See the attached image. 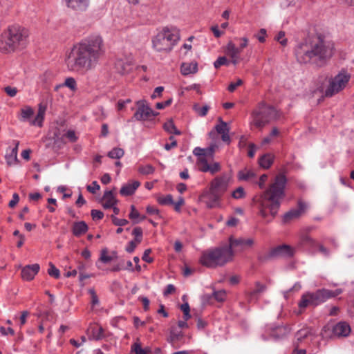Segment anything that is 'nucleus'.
I'll return each mask as SVG.
<instances>
[{
  "instance_id": "nucleus-1",
  "label": "nucleus",
  "mask_w": 354,
  "mask_h": 354,
  "mask_svg": "<svg viewBox=\"0 0 354 354\" xmlns=\"http://www.w3.org/2000/svg\"><path fill=\"white\" fill-rule=\"evenodd\" d=\"M102 38L93 35L75 44L66 58L67 68L73 72H84L91 70L97 64L104 55Z\"/></svg>"
},
{
  "instance_id": "nucleus-2",
  "label": "nucleus",
  "mask_w": 354,
  "mask_h": 354,
  "mask_svg": "<svg viewBox=\"0 0 354 354\" xmlns=\"http://www.w3.org/2000/svg\"><path fill=\"white\" fill-rule=\"evenodd\" d=\"M287 179L283 174L277 175L269 188L263 192L257 201L259 215L267 222L271 221L278 214L284 198Z\"/></svg>"
},
{
  "instance_id": "nucleus-3",
  "label": "nucleus",
  "mask_w": 354,
  "mask_h": 354,
  "mask_svg": "<svg viewBox=\"0 0 354 354\" xmlns=\"http://www.w3.org/2000/svg\"><path fill=\"white\" fill-rule=\"evenodd\" d=\"M333 48V43L317 36L298 44L295 48V55L299 63L307 64L314 59L322 60L330 58Z\"/></svg>"
},
{
  "instance_id": "nucleus-4",
  "label": "nucleus",
  "mask_w": 354,
  "mask_h": 354,
  "mask_svg": "<svg viewBox=\"0 0 354 354\" xmlns=\"http://www.w3.org/2000/svg\"><path fill=\"white\" fill-rule=\"evenodd\" d=\"M234 251L227 245L213 248L203 252L200 263L207 268H215L232 261Z\"/></svg>"
},
{
  "instance_id": "nucleus-5",
  "label": "nucleus",
  "mask_w": 354,
  "mask_h": 354,
  "mask_svg": "<svg viewBox=\"0 0 354 354\" xmlns=\"http://www.w3.org/2000/svg\"><path fill=\"white\" fill-rule=\"evenodd\" d=\"M180 39L178 30L164 28L153 38V48L158 52H170Z\"/></svg>"
},
{
  "instance_id": "nucleus-6",
  "label": "nucleus",
  "mask_w": 354,
  "mask_h": 354,
  "mask_svg": "<svg viewBox=\"0 0 354 354\" xmlns=\"http://www.w3.org/2000/svg\"><path fill=\"white\" fill-rule=\"evenodd\" d=\"M251 123L257 128L262 129L270 122L277 120L279 117L277 111L272 106L260 102L252 111Z\"/></svg>"
},
{
  "instance_id": "nucleus-7",
  "label": "nucleus",
  "mask_w": 354,
  "mask_h": 354,
  "mask_svg": "<svg viewBox=\"0 0 354 354\" xmlns=\"http://www.w3.org/2000/svg\"><path fill=\"white\" fill-rule=\"evenodd\" d=\"M328 300L326 289L317 290L315 292H307L302 295L298 304L300 309L308 306L315 307Z\"/></svg>"
},
{
  "instance_id": "nucleus-8",
  "label": "nucleus",
  "mask_w": 354,
  "mask_h": 354,
  "mask_svg": "<svg viewBox=\"0 0 354 354\" xmlns=\"http://www.w3.org/2000/svg\"><path fill=\"white\" fill-rule=\"evenodd\" d=\"M351 75L346 71H342L331 78L329 85L325 91L326 97H332L344 89L348 83Z\"/></svg>"
},
{
  "instance_id": "nucleus-9",
  "label": "nucleus",
  "mask_w": 354,
  "mask_h": 354,
  "mask_svg": "<svg viewBox=\"0 0 354 354\" xmlns=\"http://www.w3.org/2000/svg\"><path fill=\"white\" fill-rule=\"evenodd\" d=\"M292 248L288 245H281L270 250L266 254L259 255L258 259L262 263L281 257H290L293 256Z\"/></svg>"
},
{
  "instance_id": "nucleus-10",
  "label": "nucleus",
  "mask_w": 354,
  "mask_h": 354,
  "mask_svg": "<svg viewBox=\"0 0 354 354\" xmlns=\"http://www.w3.org/2000/svg\"><path fill=\"white\" fill-rule=\"evenodd\" d=\"M231 180L232 176L230 174L223 173L211 180L209 187L222 196L227 190Z\"/></svg>"
},
{
  "instance_id": "nucleus-11",
  "label": "nucleus",
  "mask_w": 354,
  "mask_h": 354,
  "mask_svg": "<svg viewBox=\"0 0 354 354\" xmlns=\"http://www.w3.org/2000/svg\"><path fill=\"white\" fill-rule=\"evenodd\" d=\"M136 105L138 106V109L133 117L136 120H147L158 114V113L155 112L151 109L145 100L137 101Z\"/></svg>"
},
{
  "instance_id": "nucleus-12",
  "label": "nucleus",
  "mask_w": 354,
  "mask_h": 354,
  "mask_svg": "<svg viewBox=\"0 0 354 354\" xmlns=\"http://www.w3.org/2000/svg\"><path fill=\"white\" fill-rule=\"evenodd\" d=\"M221 196L212 189L210 187L205 190L200 196V200L204 203L208 208H214L219 206Z\"/></svg>"
},
{
  "instance_id": "nucleus-13",
  "label": "nucleus",
  "mask_w": 354,
  "mask_h": 354,
  "mask_svg": "<svg viewBox=\"0 0 354 354\" xmlns=\"http://www.w3.org/2000/svg\"><path fill=\"white\" fill-rule=\"evenodd\" d=\"M8 31L17 48L24 44L28 35L27 30L18 26H12L8 28Z\"/></svg>"
},
{
  "instance_id": "nucleus-14",
  "label": "nucleus",
  "mask_w": 354,
  "mask_h": 354,
  "mask_svg": "<svg viewBox=\"0 0 354 354\" xmlns=\"http://www.w3.org/2000/svg\"><path fill=\"white\" fill-rule=\"evenodd\" d=\"M298 207L295 209H291L290 211L287 212L283 216V222L284 223H288L292 220L299 218L302 214H304L308 207V204L302 200H299Z\"/></svg>"
},
{
  "instance_id": "nucleus-15",
  "label": "nucleus",
  "mask_w": 354,
  "mask_h": 354,
  "mask_svg": "<svg viewBox=\"0 0 354 354\" xmlns=\"http://www.w3.org/2000/svg\"><path fill=\"white\" fill-rule=\"evenodd\" d=\"M196 164L198 169L202 172H209L212 175L219 172L221 170V165L218 162L209 163L207 158H201L197 160Z\"/></svg>"
},
{
  "instance_id": "nucleus-16",
  "label": "nucleus",
  "mask_w": 354,
  "mask_h": 354,
  "mask_svg": "<svg viewBox=\"0 0 354 354\" xmlns=\"http://www.w3.org/2000/svg\"><path fill=\"white\" fill-rule=\"evenodd\" d=\"M253 244L254 240L252 239H235L231 236L229 238V245L227 247L230 248L232 250H233V248H237L238 250L241 251L252 247Z\"/></svg>"
},
{
  "instance_id": "nucleus-17",
  "label": "nucleus",
  "mask_w": 354,
  "mask_h": 354,
  "mask_svg": "<svg viewBox=\"0 0 354 354\" xmlns=\"http://www.w3.org/2000/svg\"><path fill=\"white\" fill-rule=\"evenodd\" d=\"M316 337L315 333L313 329L309 326H304L301 329L297 331L295 335L294 345L299 346L306 339L310 338L314 339Z\"/></svg>"
},
{
  "instance_id": "nucleus-18",
  "label": "nucleus",
  "mask_w": 354,
  "mask_h": 354,
  "mask_svg": "<svg viewBox=\"0 0 354 354\" xmlns=\"http://www.w3.org/2000/svg\"><path fill=\"white\" fill-rule=\"evenodd\" d=\"M351 331V328L348 323L346 322H339L333 326L332 328L333 335L336 337H346Z\"/></svg>"
},
{
  "instance_id": "nucleus-19",
  "label": "nucleus",
  "mask_w": 354,
  "mask_h": 354,
  "mask_svg": "<svg viewBox=\"0 0 354 354\" xmlns=\"http://www.w3.org/2000/svg\"><path fill=\"white\" fill-rule=\"evenodd\" d=\"M17 48L15 41L10 38L8 31L6 32L0 39V50L3 53L13 52Z\"/></svg>"
},
{
  "instance_id": "nucleus-20",
  "label": "nucleus",
  "mask_w": 354,
  "mask_h": 354,
  "mask_svg": "<svg viewBox=\"0 0 354 354\" xmlns=\"http://www.w3.org/2000/svg\"><path fill=\"white\" fill-rule=\"evenodd\" d=\"M39 270V265L37 263L28 265L21 270V277L24 280L30 281Z\"/></svg>"
},
{
  "instance_id": "nucleus-21",
  "label": "nucleus",
  "mask_w": 354,
  "mask_h": 354,
  "mask_svg": "<svg viewBox=\"0 0 354 354\" xmlns=\"http://www.w3.org/2000/svg\"><path fill=\"white\" fill-rule=\"evenodd\" d=\"M241 50L236 47L232 41H229L225 48V53L230 57L232 62L234 65H236L239 62V54Z\"/></svg>"
},
{
  "instance_id": "nucleus-22",
  "label": "nucleus",
  "mask_w": 354,
  "mask_h": 354,
  "mask_svg": "<svg viewBox=\"0 0 354 354\" xmlns=\"http://www.w3.org/2000/svg\"><path fill=\"white\" fill-rule=\"evenodd\" d=\"M101 203L104 209H109L118 203V200L115 198L112 190H106L104 192L101 199Z\"/></svg>"
},
{
  "instance_id": "nucleus-23",
  "label": "nucleus",
  "mask_w": 354,
  "mask_h": 354,
  "mask_svg": "<svg viewBox=\"0 0 354 354\" xmlns=\"http://www.w3.org/2000/svg\"><path fill=\"white\" fill-rule=\"evenodd\" d=\"M216 147L215 145H212L207 148L196 147L193 151V153L198 157L197 160H200L201 158H206L207 156L212 157Z\"/></svg>"
},
{
  "instance_id": "nucleus-24",
  "label": "nucleus",
  "mask_w": 354,
  "mask_h": 354,
  "mask_svg": "<svg viewBox=\"0 0 354 354\" xmlns=\"http://www.w3.org/2000/svg\"><path fill=\"white\" fill-rule=\"evenodd\" d=\"M140 185V182L137 180L133 181L132 183H129L125 184L121 187L120 194L122 196H131L134 194L135 191L138 188Z\"/></svg>"
},
{
  "instance_id": "nucleus-25",
  "label": "nucleus",
  "mask_w": 354,
  "mask_h": 354,
  "mask_svg": "<svg viewBox=\"0 0 354 354\" xmlns=\"http://www.w3.org/2000/svg\"><path fill=\"white\" fill-rule=\"evenodd\" d=\"M67 6L76 10L83 11L88 5V0H65Z\"/></svg>"
},
{
  "instance_id": "nucleus-26",
  "label": "nucleus",
  "mask_w": 354,
  "mask_h": 354,
  "mask_svg": "<svg viewBox=\"0 0 354 354\" xmlns=\"http://www.w3.org/2000/svg\"><path fill=\"white\" fill-rule=\"evenodd\" d=\"M46 110V106L40 103L39 104L37 114L35 118L30 121V124L34 126L41 127L42 122L44 118L45 112Z\"/></svg>"
},
{
  "instance_id": "nucleus-27",
  "label": "nucleus",
  "mask_w": 354,
  "mask_h": 354,
  "mask_svg": "<svg viewBox=\"0 0 354 354\" xmlns=\"http://www.w3.org/2000/svg\"><path fill=\"white\" fill-rule=\"evenodd\" d=\"M88 225L84 221L75 222L73 225V233L75 236H80L88 231Z\"/></svg>"
},
{
  "instance_id": "nucleus-28",
  "label": "nucleus",
  "mask_w": 354,
  "mask_h": 354,
  "mask_svg": "<svg viewBox=\"0 0 354 354\" xmlns=\"http://www.w3.org/2000/svg\"><path fill=\"white\" fill-rule=\"evenodd\" d=\"M115 67L117 71L120 74H125L129 72L131 69V65L129 62H124L122 59H119L115 64Z\"/></svg>"
},
{
  "instance_id": "nucleus-29",
  "label": "nucleus",
  "mask_w": 354,
  "mask_h": 354,
  "mask_svg": "<svg viewBox=\"0 0 354 354\" xmlns=\"http://www.w3.org/2000/svg\"><path fill=\"white\" fill-rule=\"evenodd\" d=\"M13 144L15 145V147L12 148L10 153L6 156L7 162L10 165L17 162V151L19 142V141L13 140Z\"/></svg>"
},
{
  "instance_id": "nucleus-30",
  "label": "nucleus",
  "mask_w": 354,
  "mask_h": 354,
  "mask_svg": "<svg viewBox=\"0 0 354 354\" xmlns=\"http://www.w3.org/2000/svg\"><path fill=\"white\" fill-rule=\"evenodd\" d=\"M180 69L183 75H188L197 72L198 65L196 62L183 63Z\"/></svg>"
},
{
  "instance_id": "nucleus-31",
  "label": "nucleus",
  "mask_w": 354,
  "mask_h": 354,
  "mask_svg": "<svg viewBox=\"0 0 354 354\" xmlns=\"http://www.w3.org/2000/svg\"><path fill=\"white\" fill-rule=\"evenodd\" d=\"M266 290V286L257 281L255 283V288L250 293V301L257 300V295Z\"/></svg>"
},
{
  "instance_id": "nucleus-32",
  "label": "nucleus",
  "mask_w": 354,
  "mask_h": 354,
  "mask_svg": "<svg viewBox=\"0 0 354 354\" xmlns=\"http://www.w3.org/2000/svg\"><path fill=\"white\" fill-rule=\"evenodd\" d=\"M117 258V254L115 252H113L111 254H108V249L106 248H103L101 250L100 261L104 263H108Z\"/></svg>"
},
{
  "instance_id": "nucleus-33",
  "label": "nucleus",
  "mask_w": 354,
  "mask_h": 354,
  "mask_svg": "<svg viewBox=\"0 0 354 354\" xmlns=\"http://www.w3.org/2000/svg\"><path fill=\"white\" fill-rule=\"evenodd\" d=\"M274 156L272 154L266 153L259 158V163L261 167L268 169L272 164Z\"/></svg>"
},
{
  "instance_id": "nucleus-34",
  "label": "nucleus",
  "mask_w": 354,
  "mask_h": 354,
  "mask_svg": "<svg viewBox=\"0 0 354 354\" xmlns=\"http://www.w3.org/2000/svg\"><path fill=\"white\" fill-rule=\"evenodd\" d=\"M212 297H213L217 301L222 302L226 299V292L224 290L214 291L212 295H205L203 296V299L208 300Z\"/></svg>"
},
{
  "instance_id": "nucleus-35",
  "label": "nucleus",
  "mask_w": 354,
  "mask_h": 354,
  "mask_svg": "<svg viewBox=\"0 0 354 354\" xmlns=\"http://www.w3.org/2000/svg\"><path fill=\"white\" fill-rule=\"evenodd\" d=\"M164 129L169 133L175 135H180L181 132L178 130L174 124V122L170 120L164 124Z\"/></svg>"
},
{
  "instance_id": "nucleus-36",
  "label": "nucleus",
  "mask_w": 354,
  "mask_h": 354,
  "mask_svg": "<svg viewBox=\"0 0 354 354\" xmlns=\"http://www.w3.org/2000/svg\"><path fill=\"white\" fill-rule=\"evenodd\" d=\"M254 176L251 170L243 169L239 171L237 177L239 180H248Z\"/></svg>"
},
{
  "instance_id": "nucleus-37",
  "label": "nucleus",
  "mask_w": 354,
  "mask_h": 354,
  "mask_svg": "<svg viewBox=\"0 0 354 354\" xmlns=\"http://www.w3.org/2000/svg\"><path fill=\"white\" fill-rule=\"evenodd\" d=\"M34 114V110L30 106H26L21 111V120L26 121L30 119Z\"/></svg>"
},
{
  "instance_id": "nucleus-38",
  "label": "nucleus",
  "mask_w": 354,
  "mask_h": 354,
  "mask_svg": "<svg viewBox=\"0 0 354 354\" xmlns=\"http://www.w3.org/2000/svg\"><path fill=\"white\" fill-rule=\"evenodd\" d=\"M218 121L220 123L215 127V129L219 134L225 133V132H229L230 129L227 127V124L225 122L223 121L221 118H218Z\"/></svg>"
},
{
  "instance_id": "nucleus-39",
  "label": "nucleus",
  "mask_w": 354,
  "mask_h": 354,
  "mask_svg": "<svg viewBox=\"0 0 354 354\" xmlns=\"http://www.w3.org/2000/svg\"><path fill=\"white\" fill-rule=\"evenodd\" d=\"M124 150L121 148H113L108 153V156L113 159H120L124 156Z\"/></svg>"
},
{
  "instance_id": "nucleus-40",
  "label": "nucleus",
  "mask_w": 354,
  "mask_h": 354,
  "mask_svg": "<svg viewBox=\"0 0 354 354\" xmlns=\"http://www.w3.org/2000/svg\"><path fill=\"white\" fill-rule=\"evenodd\" d=\"M138 171L142 175H149L155 171V168L151 165H140Z\"/></svg>"
},
{
  "instance_id": "nucleus-41",
  "label": "nucleus",
  "mask_w": 354,
  "mask_h": 354,
  "mask_svg": "<svg viewBox=\"0 0 354 354\" xmlns=\"http://www.w3.org/2000/svg\"><path fill=\"white\" fill-rule=\"evenodd\" d=\"M62 86H64L66 87H68L71 91H75L77 89V83L73 77H67L64 82L62 84Z\"/></svg>"
},
{
  "instance_id": "nucleus-42",
  "label": "nucleus",
  "mask_w": 354,
  "mask_h": 354,
  "mask_svg": "<svg viewBox=\"0 0 354 354\" xmlns=\"http://www.w3.org/2000/svg\"><path fill=\"white\" fill-rule=\"evenodd\" d=\"M194 111L201 116H205L207 113L209 106L207 105L203 106L201 107L198 104L194 106Z\"/></svg>"
},
{
  "instance_id": "nucleus-43",
  "label": "nucleus",
  "mask_w": 354,
  "mask_h": 354,
  "mask_svg": "<svg viewBox=\"0 0 354 354\" xmlns=\"http://www.w3.org/2000/svg\"><path fill=\"white\" fill-rule=\"evenodd\" d=\"M48 274L55 279H58L60 277L59 270L52 263H49V268L48 269Z\"/></svg>"
},
{
  "instance_id": "nucleus-44",
  "label": "nucleus",
  "mask_w": 354,
  "mask_h": 354,
  "mask_svg": "<svg viewBox=\"0 0 354 354\" xmlns=\"http://www.w3.org/2000/svg\"><path fill=\"white\" fill-rule=\"evenodd\" d=\"M183 336V334L180 331H176L175 330H171L170 331V336L168 341L171 343H174L176 341L179 340Z\"/></svg>"
},
{
  "instance_id": "nucleus-45",
  "label": "nucleus",
  "mask_w": 354,
  "mask_h": 354,
  "mask_svg": "<svg viewBox=\"0 0 354 354\" xmlns=\"http://www.w3.org/2000/svg\"><path fill=\"white\" fill-rule=\"evenodd\" d=\"M232 196L235 199L244 198L245 196L244 189L242 187H239L232 193Z\"/></svg>"
},
{
  "instance_id": "nucleus-46",
  "label": "nucleus",
  "mask_w": 354,
  "mask_h": 354,
  "mask_svg": "<svg viewBox=\"0 0 354 354\" xmlns=\"http://www.w3.org/2000/svg\"><path fill=\"white\" fill-rule=\"evenodd\" d=\"M158 202L162 205H172L174 203L173 197L171 194H168L165 197H160Z\"/></svg>"
},
{
  "instance_id": "nucleus-47",
  "label": "nucleus",
  "mask_w": 354,
  "mask_h": 354,
  "mask_svg": "<svg viewBox=\"0 0 354 354\" xmlns=\"http://www.w3.org/2000/svg\"><path fill=\"white\" fill-rule=\"evenodd\" d=\"M93 339L95 340L100 339L103 336L104 330L102 327L93 328L92 329Z\"/></svg>"
},
{
  "instance_id": "nucleus-48",
  "label": "nucleus",
  "mask_w": 354,
  "mask_h": 354,
  "mask_svg": "<svg viewBox=\"0 0 354 354\" xmlns=\"http://www.w3.org/2000/svg\"><path fill=\"white\" fill-rule=\"evenodd\" d=\"M230 61L225 57H219L214 63V66L216 68H219L223 65L228 66Z\"/></svg>"
},
{
  "instance_id": "nucleus-49",
  "label": "nucleus",
  "mask_w": 354,
  "mask_h": 354,
  "mask_svg": "<svg viewBox=\"0 0 354 354\" xmlns=\"http://www.w3.org/2000/svg\"><path fill=\"white\" fill-rule=\"evenodd\" d=\"M111 219H112L113 223L115 225L120 226V227L124 226L129 223V221L127 219L118 218L113 215L111 216Z\"/></svg>"
},
{
  "instance_id": "nucleus-50",
  "label": "nucleus",
  "mask_w": 354,
  "mask_h": 354,
  "mask_svg": "<svg viewBox=\"0 0 354 354\" xmlns=\"http://www.w3.org/2000/svg\"><path fill=\"white\" fill-rule=\"evenodd\" d=\"M301 288L299 283H296L291 288L288 290L283 291V295L286 299L288 298L289 293L293 291H299Z\"/></svg>"
},
{
  "instance_id": "nucleus-51",
  "label": "nucleus",
  "mask_w": 354,
  "mask_h": 354,
  "mask_svg": "<svg viewBox=\"0 0 354 354\" xmlns=\"http://www.w3.org/2000/svg\"><path fill=\"white\" fill-rule=\"evenodd\" d=\"M275 39L282 46H286L287 39L285 37V32L283 31H280L276 36Z\"/></svg>"
},
{
  "instance_id": "nucleus-52",
  "label": "nucleus",
  "mask_w": 354,
  "mask_h": 354,
  "mask_svg": "<svg viewBox=\"0 0 354 354\" xmlns=\"http://www.w3.org/2000/svg\"><path fill=\"white\" fill-rule=\"evenodd\" d=\"M91 215L94 221L101 220L104 217V213L102 211L97 209H92L91 212Z\"/></svg>"
},
{
  "instance_id": "nucleus-53",
  "label": "nucleus",
  "mask_w": 354,
  "mask_h": 354,
  "mask_svg": "<svg viewBox=\"0 0 354 354\" xmlns=\"http://www.w3.org/2000/svg\"><path fill=\"white\" fill-rule=\"evenodd\" d=\"M86 189L89 192L95 194L97 191L100 190V187L97 181H93L91 185L86 186Z\"/></svg>"
},
{
  "instance_id": "nucleus-54",
  "label": "nucleus",
  "mask_w": 354,
  "mask_h": 354,
  "mask_svg": "<svg viewBox=\"0 0 354 354\" xmlns=\"http://www.w3.org/2000/svg\"><path fill=\"white\" fill-rule=\"evenodd\" d=\"M301 241L304 244H308L312 247H315V244H317V242L308 235L304 236L301 238Z\"/></svg>"
},
{
  "instance_id": "nucleus-55",
  "label": "nucleus",
  "mask_w": 354,
  "mask_h": 354,
  "mask_svg": "<svg viewBox=\"0 0 354 354\" xmlns=\"http://www.w3.org/2000/svg\"><path fill=\"white\" fill-rule=\"evenodd\" d=\"M266 30L265 28H261L260 29L259 33L255 35V37L259 40V42L263 43L266 41Z\"/></svg>"
},
{
  "instance_id": "nucleus-56",
  "label": "nucleus",
  "mask_w": 354,
  "mask_h": 354,
  "mask_svg": "<svg viewBox=\"0 0 354 354\" xmlns=\"http://www.w3.org/2000/svg\"><path fill=\"white\" fill-rule=\"evenodd\" d=\"M88 292L91 296V304L93 306L99 304L100 301L94 289H89Z\"/></svg>"
},
{
  "instance_id": "nucleus-57",
  "label": "nucleus",
  "mask_w": 354,
  "mask_h": 354,
  "mask_svg": "<svg viewBox=\"0 0 354 354\" xmlns=\"http://www.w3.org/2000/svg\"><path fill=\"white\" fill-rule=\"evenodd\" d=\"M243 84V81L241 79H238L237 81L236 82H232L230 84V85L228 86V88H227V90L230 91V92H234L235 91V89Z\"/></svg>"
},
{
  "instance_id": "nucleus-58",
  "label": "nucleus",
  "mask_w": 354,
  "mask_h": 354,
  "mask_svg": "<svg viewBox=\"0 0 354 354\" xmlns=\"http://www.w3.org/2000/svg\"><path fill=\"white\" fill-rule=\"evenodd\" d=\"M132 351H133L136 354H147V351L141 348V346L138 343H135L132 346Z\"/></svg>"
},
{
  "instance_id": "nucleus-59",
  "label": "nucleus",
  "mask_w": 354,
  "mask_h": 354,
  "mask_svg": "<svg viewBox=\"0 0 354 354\" xmlns=\"http://www.w3.org/2000/svg\"><path fill=\"white\" fill-rule=\"evenodd\" d=\"M169 140H171V142L165 144L164 147L167 151H169L177 146V142L173 136L169 137Z\"/></svg>"
},
{
  "instance_id": "nucleus-60",
  "label": "nucleus",
  "mask_w": 354,
  "mask_h": 354,
  "mask_svg": "<svg viewBox=\"0 0 354 354\" xmlns=\"http://www.w3.org/2000/svg\"><path fill=\"white\" fill-rule=\"evenodd\" d=\"M342 292V289H336L335 290H330L326 289V294L328 297V299L332 297H335Z\"/></svg>"
},
{
  "instance_id": "nucleus-61",
  "label": "nucleus",
  "mask_w": 354,
  "mask_h": 354,
  "mask_svg": "<svg viewBox=\"0 0 354 354\" xmlns=\"http://www.w3.org/2000/svg\"><path fill=\"white\" fill-rule=\"evenodd\" d=\"M151 252V249H147L145 250L144 254L142 257V259L143 261L147 262V263H152L153 259V258L149 257L150 253Z\"/></svg>"
},
{
  "instance_id": "nucleus-62",
  "label": "nucleus",
  "mask_w": 354,
  "mask_h": 354,
  "mask_svg": "<svg viewBox=\"0 0 354 354\" xmlns=\"http://www.w3.org/2000/svg\"><path fill=\"white\" fill-rule=\"evenodd\" d=\"M19 201V196L18 194L14 193L12 195V199L9 202L8 206L10 208H13Z\"/></svg>"
},
{
  "instance_id": "nucleus-63",
  "label": "nucleus",
  "mask_w": 354,
  "mask_h": 354,
  "mask_svg": "<svg viewBox=\"0 0 354 354\" xmlns=\"http://www.w3.org/2000/svg\"><path fill=\"white\" fill-rule=\"evenodd\" d=\"M140 217L139 212L136 210L134 205L131 206V212L129 214V218L132 220L138 218Z\"/></svg>"
},
{
  "instance_id": "nucleus-64",
  "label": "nucleus",
  "mask_w": 354,
  "mask_h": 354,
  "mask_svg": "<svg viewBox=\"0 0 354 354\" xmlns=\"http://www.w3.org/2000/svg\"><path fill=\"white\" fill-rule=\"evenodd\" d=\"M66 136L72 142H75L77 140V137L73 130H68L66 133Z\"/></svg>"
}]
</instances>
